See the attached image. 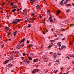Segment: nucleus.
I'll return each mask as SVG.
<instances>
[{
	"mask_svg": "<svg viewBox=\"0 0 74 74\" xmlns=\"http://www.w3.org/2000/svg\"><path fill=\"white\" fill-rule=\"evenodd\" d=\"M14 24H15V23L17 24V23H18V22H17V21L14 20Z\"/></svg>",
	"mask_w": 74,
	"mask_h": 74,
	"instance_id": "b1692460",
	"label": "nucleus"
},
{
	"mask_svg": "<svg viewBox=\"0 0 74 74\" xmlns=\"http://www.w3.org/2000/svg\"><path fill=\"white\" fill-rule=\"evenodd\" d=\"M57 55H61V53L59 52H58L57 53Z\"/></svg>",
	"mask_w": 74,
	"mask_h": 74,
	"instance_id": "c756f323",
	"label": "nucleus"
},
{
	"mask_svg": "<svg viewBox=\"0 0 74 74\" xmlns=\"http://www.w3.org/2000/svg\"><path fill=\"white\" fill-rule=\"evenodd\" d=\"M61 43V42H59L57 43V44L58 45H59V44H60V43Z\"/></svg>",
	"mask_w": 74,
	"mask_h": 74,
	"instance_id": "37998d69",
	"label": "nucleus"
},
{
	"mask_svg": "<svg viewBox=\"0 0 74 74\" xmlns=\"http://www.w3.org/2000/svg\"><path fill=\"white\" fill-rule=\"evenodd\" d=\"M39 17L40 18H42V17L41 15L39 16Z\"/></svg>",
	"mask_w": 74,
	"mask_h": 74,
	"instance_id": "58836bf2",
	"label": "nucleus"
},
{
	"mask_svg": "<svg viewBox=\"0 0 74 74\" xmlns=\"http://www.w3.org/2000/svg\"><path fill=\"white\" fill-rule=\"evenodd\" d=\"M51 42H54V40H51Z\"/></svg>",
	"mask_w": 74,
	"mask_h": 74,
	"instance_id": "13d9d810",
	"label": "nucleus"
},
{
	"mask_svg": "<svg viewBox=\"0 0 74 74\" xmlns=\"http://www.w3.org/2000/svg\"><path fill=\"white\" fill-rule=\"evenodd\" d=\"M28 59L29 60H32V58L31 57H29L28 58Z\"/></svg>",
	"mask_w": 74,
	"mask_h": 74,
	"instance_id": "473e14b6",
	"label": "nucleus"
},
{
	"mask_svg": "<svg viewBox=\"0 0 74 74\" xmlns=\"http://www.w3.org/2000/svg\"><path fill=\"white\" fill-rule=\"evenodd\" d=\"M43 34H45V32L44 31L43 32Z\"/></svg>",
	"mask_w": 74,
	"mask_h": 74,
	"instance_id": "603ef678",
	"label": "nucleus"
},
{
	"mask_svg": "<svg viewBox=\"0 0 74 74\" xmlns=\"http://www.w3.org/2000/svg\"><path fill=\"white\" fill-rule=\"evenodd\" d=\"M39 71V69H35L32 71V73L33 74H34V73H36V72H38Z\"/></svg>",
	"mask_w": 74,
	"mask_h": 74,
	"instance_id": "f257e3e1",
	"label": "nucleus"
},
{
	"mask_svg": "<svg viewBox=\"0 0 74 74\" xmlns=\"http://www.w3.org/2000/svg\"><path fill=\"white\" fill-rule=\"evenodd\" d=\"M58 56H57V55L56 54V53H54V55L53 56V57L54 58H57V57Z\"/></svg>",
	"mask_w": 74,
	"mask_h": 74,
	"instance_id": "39448f33",
	"label": "nucleus"
},
{
	"mask_svg": "<svg viewBox=\"0 0 74 74\" xmlns=\"http://www.w3.org/2000/svg\"><path fill=\"white\" fill-rule=\"evenodd\" d=\"M36 10H39L40 9V6L39 5H37L36 7Z\"/></svg>",
	"mask_w": 74,
	"mask_h": 74,
	"instance_id": "6e6552de",
	"label": "nucleus"
},
{
	"mask_svg": "<svg viewBox=\"0 0 74 74\" xmlns=\"http://www.w3.org/2000/svg\"><path fill=\"white\" fill-rule=\"evenodd\" d=\"M11 4L12 6H13L14 5V4L12 3H11Z\"/></svg>",
	"mask_w": 74,
	"mask_h": 74,
	"instance_id": "c03bdc74",
	"label": "nucleus"
},
{
	"mask_svg": "<svg viewBox=\"0 0 74 74\" xmlns=\"http://www.w3.org/2000/svg\"><path fill=\"white\" fill-rule=\"evenodd\" d=\"M69 12H70V10H68L67 11H66V13Z\"/></svg>",
	"mask_w": 74,
	"mask_h": 74,
	"instance_id": "79ce46f5",
	"label": "nucleus"
},
{
	"mask_svg": "<svg viewBox=\"0 0 74 74\" xmlns=\"http://www.w3.org/2000/svg\"><path fill=\"white\" fill-rule=\"evenodd\" d=\"M53 45H49L47 47L48 49H49V48H51V47H52Z\"/></svg>",
	"mask_w": 74,
	"mask_h": 74,
	"instance_id": "9b49d317",
	"label": "nucleus"
},
{
	"mask_svg": "<svg viewBox=\"0 0 74 74\" xmlns=\"http://www.w3.org/2000/svg\"><path fill=\"white\" fill-rule=\"evenodd\" d=\"M51 66V63H49L48 65V66L49 67H50Z\"/></svg>",
	"mask_w": 74,
	"mask_h": 74,
	"instance_id": "4c0bfd02",
	"label": "nucleus"
},
{
	"mask_svg": "<svg viewBox=\"0 0 74 74\" xmlns=\"http://www.w3.org/2000/svg\"><path fill=\"white\" fill-rule=\"evenodd\" d=\"M25 38H23L22 40H21V41H22V42H24L25 41Z\"/></svg>",
	"mask_w": 74,
	"mask_h": 74,
	"instance_id": "c9c22d12",
	"label": "nucleus"
},
{
	"mask_svg": "<svg viewBox=\"0 0 74 74\" xmlns=\"http://www.w3.org/2000/svg\"><path fill=\"white\" fill-rule=\"evenodd\" d=\"M56 62H57V63H59V60H57L56 61Z\"/></svg>",
	"mask_w": 74,
	"mask_h": 74,
	"instance_id": "3c124183",
	"label": "nucleus"
},
{
	"mask_svg": "<svg viewBox=\"0 0 74 74\" xmlns=\"http://www.w3.org/2000/svg\"><path fill=\"white\" fill-rule=\"evenodd\" d=\"M25 45V44L24 43H22L21 45V46L22 47H23V46H24V45Z\"/></svg>",
	"mask_w": 74,
	"mask_h": 74,
	"instance_id": "a19ab883",
	"label": "nucleus"
},
{
	"mask_svg": "<svg viewBox=\"0 0 74 74\" xmlns=\"http://www.w3.org/2000/svg\"><path fill=\"white\" fill-rule=\"evenodd\" d=\"M60 12V10H58L56 11V14L57 15H58Z\"/></svg>",
	"mask_w": 74,
	"mask_h": 74,
	"instance_id": "7ed1b4c3",
	"label": "nucleus"
},
{
	"mask_svg": "<svg viewBox=\"0 0 74 74\" xmlns=\"http://www.w3.org/2000/svg\"><path fill=\"white\" fill-rule=\"evenodd\" d=\"M14 23V22L13 21L12 22V24H13Z\"/></svg>",
	"mask_w": 74,
	"mask_h": 74,
	"instance_id": "338daca9",
	"label": "nucleus"
},
{
	"mask_svg": "<svg viewBox=\"0 0 74 74\" xmlns=\"http://www.w3.org/2000/svg\"><path fill=\"white\" fill-rule=\"evenodd\" d=\"M54 36L55 37H57L58 36L56 34L54 35Z\"/></svg>",
	"mask_w": 74,
	"mask_h": 74,
	"instance_id": "e2e57ef3",
	"label": "nucleus"
},
{
	"mask_svg": "<svg viewBox=\"0 0 74 74\" xmlns=\"http://www.w3.org/2000/svg\"><path fill=\"white\" fill-rule=\"evenodd\" d=\"M66 6V7H69L70 6H71V4H66L65 5Z\"/></svg>",
	"mask_w": 74,
	"mask_h": 74,
	"instance_id": "aec40b11",
	"label": "nucleus"
},
{
	"mask_svg": "<svg viewBox=\"0 0 74 74\" xmlns=\"http://www.w3.org/2000/svg\"><path fill=\"white\" fill-rule=\"evenodd\" d=\"M15 20H16V21H17V22H19L21 21H22V19H15Z\"/></svg>",
	"mask_w": 74,
	"mask_h": 74,
	"instance_id": "1a4fd4ad",
	"label": "nucleus"
},
{
	"mask_svg": "<svg viewBox=\"0 0 74 74\" xmlns=\"http://www.w3.org/2000/svg\"><path fill=\"white\" fill-rule=\"evenodd\" d=\"M71 1V0H67L65 2H64V4H67V3L68 1Z\"/></svg>",
	"mask_w": 74,
	"mask_h": 74,
	"instance_id": "f3484780",
	"label": "nucleus"
},
{
	"mask_svg": "<svg viewBox=\"0 0 74 74\" xmlns=\"http://www.w3.org/2000/svg\"><path fill=\"white\" fill-rule=\"evenodd\" d=\"M23 62H26V60H24Z\"/></svg>",
	"mask_w": 74,
	"mask_h": 74,
	"instance_id": "0e129e2a",
	"label": "nucleus"
},
{
	"mask_svg": "<svg viewBox=\"0 0 74 74\" xmlns=\"http://www.w3.org/2000/svg\"><path fill=\"white\" fill-rule=\"evenodd\" d=\"M57 73V71H56V70H54L53 71V73Z\"/></svg>",
	"mask_w": 74,
	"mask_h": 74,
	"instance_id": "7c9ffc66",
	"label": "nucleus"
},
{
	"mask_svg": "<svg viewBox=\"0 0 74 74\" xmlns=\"http://www.w3.org/2000/svg\"><path fill=\"white\" fill-rule=\"evenodd\" d=\"M47 11L48 13H49V14H50L51 13V12H50V11L49 10H47Z\"/></svg>",
	"mask_w": 74,
	"mask_h": 74,
	"instance_id": "cd10ccee",
	"label": "nucleus"
},
{
	"mask_svg": "<svg viewBox=\"0 0 74 74\" xmlns=\"http://www.w3.org/2000/svg\"><path fill=\"white\" fill-rule=\"evenodd\" d=\"M15 11H16V9H14L12 10V12H15Z\"/></svg>",
	"mask_w": 74,
	"mask_h": 74,
	"instance_id": "393cba45",
	"label": "nucleus"
},
{
	"mask_svg": "<svg viewBox=\"0 0 74 74\" xmlns=\"http://www.w3.org/2000/svg\"><path fill=\"white\" fill-rule=\"evenodd\" d=\"M27 44H29V41L28 40H27Z\"/></svg>",
	"mask_w": 74,
	"mask_h": 74,
	"instance_id": "6e6d98bb",
	"label": "nucleus"
},
{
	"mask_svg": "<svg viewBox=\"0 0 74 74\" xmlns=\"http://www.w3.org/2000/svg\"><path fill=\"white\" fill-rule=\"evenodd\" d=\"M11 32H9L8 33V36H10V34H11Z\"/></svg>",
	"mask_w": 74,
	"mask_h": 74,
	"instance_id": "72a5a7b5",
	"label": "nucleus"
},
{
	"mask_svg": "<svg viewBox=\"0 0 74 74\" xmlns=\"http://www.w3.org/2000/svg\"><path fill=\"white\" fill-rule=\"evenodd\" d=\"M20 10V9H17V11L18 12V11H19Z\"/></svg>",
	"mask_w": 74,
	"mask_h": 74,
	"instance_id": "09e8293b",
	"label": "nucleus"
},
{
	"mask_svg": "<svg viewBox=\"0 0 74 74\" xmlns=\"http://www.w3.org/2000/svg\"><path fill=\"white\" fill-rule=\"evenodd\" d=\"M63 1H64V0H62L61 2L60 3V5H63Z\"/></svg>",
	"mask_w": 74,
	"mask_h": 74,
	"instance_id": "9d476101",
	"label": "nucleus"
},
{
	"mask_svg": "<svg viewBox=\"0 0 74 74\" xmlns=\"http://www.w3.org/2000/svg\"><path fill=\"white\" fill-rule=\"evenodd\" d=\"M63 34H61L60 37H63Z\"/></svg>",
	"mask_w": 74,
	"mask_h": 74,
	"instance_id": "864d4df0",
	"label": "nucleus"
},
{
	"mask_svg": "<svg viewBox=\"0 0 74 74\" xmlns=\"http://www.w3.org/2000/svg\"><path fill=\"white\" fill-rule=\"evenodd\" d=\"M21 58L22 59V60H23V59H24V58H23V57H22Z\"/></svg>",
	"mask_w": 74,
	"mask_h": 74,
	"instance_id": "bf43d9fd",
	"label": "nucleus"
},
{
	"mask_svg": "<svg viewBox=\"0 0 74 74\" xmlns=\"http://www.w3.org/2000/svg\"><path fill=\"white\" fill-rule=\"evenodd\" d=\"M28 27H29V28H30V27H31V25L30 24H29L28 25Z\"/></svg>",
	"mask_w": 74,
	"mask_h": 74,
	"instance_id": "bb28decb",
	"label": "nucleus"
},
{
	"mask_svg": "<svg viewBox=\"0 0 74 74\" xmlns=\"http://www.w3.org/2000/svg\"><path fill=\"white\" fill-rule=\"evenodd\" d=\"M72 6H74V3H72Z\"/></svg>",
	"mask_w": 74,
	"mask_h": 74,
	"instance_id": "774afa93",
	"label": "nucleus"
},
{
	"mask_svg": "<svg viewBox=\"0 0 74 74\" xmlns=\"http://www.w3.org/2000/svg\"><path fill=\"white\" fill-rule=\"evenodd\" d=\"M23 55L24 56H26V53H23Z\"/></svg>",
	"mask_w": 74,
	"mask_h": 74,
	"instance_id": "e433bc0d",
	"label": "nucleus"
},
{
	"mask_svg": "<svg viewBox=\"0 0 74 74\" xmlns=\"http://www.w3.org/2000/svg\"><path fill=\"white\" fill-rule=\"evenodd\" d=\"M17 48H18V49L21 48V45H17Z\"/></svg>",
	"mask_w": 74,
	"mask_h": 74,
	"instance_id": "6ab92c4d",
	"label": "nucleus"
},
{
	"mask_svg": "<svg viewBox=\"0 0 74 74\" xmlns=\"http://www.w3.org/2000/svg\"><path fill=\"white\" fill-rule=\"evenodd\" d=\"M8 63V60H6L5 62H4L3 64H7V63Z\"/></svg>",
	"mask_w": 74,
	"mask_h": 74,
	"instance_id": "423d86ee",
	"label": "nucleus"
},
{
	"mask_svg": "<svg viewBox=\"0 0 74 74\" xmlns=\"http://www.w3.org/2000/svg\"><path fill=\"white\" fill-rule=\"evenodd\" d=\"M66 58L68 59H69V56H66Z\"/></svg>",
	"mask_w": 74,
	"mask_h": 74,
	"instance_id": "8fccbe9b",
	"label": "nucleus"
},
{
	"mask_svg": "<svg viewBox=\"0 0 74 74\" xmlns=\"http://www.w3.org/2000/svg\"><path fill=\"white\" fill-rule=\"evenodd\" d=\"M64 69V68L63 67H61L60 68V70H62V69Z\"/></svg>",
	"mask_w": 74,
	"mask_h": 74,
	"instance_id": "ea45409f",
	"label": "nucleus"
},
{
	"mask_svg": "<svg viewBox=\"0 0 74 74\" xmlns=\"http://www.w3.org/2000/svg\"><path fill=\"white\" fill-rule=\"evenodd\" d=\"M30 3H35L36 2V0H30Z\"/></svg>",
	"mask_w": 74,
	"mask_h": 74,
	"instance_id": "0eeeda50",
	"label": "nucleus"
},
{
	"mask_svg": "<svg viewBox=\"0 0 74 74\" xmlns=\"http://www.w3.org/2000/svg\"><path fill=\"white\" fill-rule=\"evenodd\" d=\"M53 54V52H50L49 53V55H52Z\"/></svg>",
	"mask_w": 74,
	"mask_h": 74,
	"instance_id": "4be33fe9",
	"label": "nucleus"
},
{
	"mask_svg": "<svg viewBox=\"0 0 74 74\" xmlns=\"http://www.w3.org/2000/svg\"><path fill=\"white\" fill-rule=\"evenodd\" d=\"M32 46H33V45H30L29 46V47L30 48V47H31Z\"/></svg>",
	"mask_w": 74,
	"mask_h": 74,
	"instance_id": "a18cd8bd",
	"label": "nucleus"
},
{
	"mask_svg": "<svg viewBox=\"0 0 74 74\" xmlns=\"http://www.w3.org/2000/svg\"><path fill=\"white\" fill-rule=\"evenodd\" d=\"M42 58L43 60H47V59L46 58V57H45V56H43Z\"/></svg>",
	"mask_w": 74,
	"mask_h": 74,
	"instance_id": "20e7f679",
	"label": "nucleus"
},
{
	"mask_svg": "<svg viewBox=\"0 0 74 74\" xmlns=\"http://www.w3.org/2000/svg\"><path fill=\"white\" fill-rule=\"evenodd\" d=\"M69 56L70 57H71V58H74V55L72 54H71L69 55Z\"/></svg>",
	"mask_w": 74,
	"mask_h": 74,
	"instance_id": "ddd939ff",
	"label": "nucleus"
},
{
	"mask_svg": "<svg viewBox=\"0 0 74 74\" xmlns=\"http://www.w3.org/2000/svg\"><path fill=\"white\" fill-rule=\"evenodd\" d=\"M4 47V45L3 44H2V45H1V48H3Z\"/></svg>",
	"mask_w": 74,
	"mask_h": 74,
	"instance_id": "2f4dec72",
	"label": "nucleus"
},
{
	"mask_svg": "<svg viewBox=\"0 0 74 74\" xmlns=\"http://www.w3.org/2000/svg\"><path fill=\"white\" fill-rule=\"evenodd\" d=\"M9 16H10V15H7L6 16V17H9Z\"/></svg>",
	"mask_w": 74,
	"mask_h": 74,
	"instance_id": "4d7b16f0",
	"label": "nucleus"
},
{
	"mask_svg": "<svg viewBox=\"0 0 74 74\" xmlns=\"http://www.w3.org/2000/svg\"><path fill=\"white\" fill-rule=\"evenodd\" d=\"M66 40V38H63L62 39V40Z\"/></svg>",
	"mask_w": 74,
	"mask_h": 74,
	"instance_id": "de8ad7c7",
	"label": "nucleus"
},
{
	"mask_svg": "<svg viewBox=\"0 0 74 74\" xmlns=\"http://www.w3.org/2000/svg\"><path fill=\"white\" fill-rule=\"evenodd\" d=\"M5 29V30H9L10 29V28L8 27H5L4 28Z\"/></svg>",
	"mask_w": 74,
	"mask_h": 74,
	"instance_id": "2eb2a0df",
	"label": "nucleus"
},
{
	"mask_svg": "<svg viewBox=\"0 0 74 74\" xmlns=\"http://www.w3.org/2000/svg\"><path fill=\"white\" fill-rule=\"evenodd\" d=\"M14 7H13L14 9H15V8H17V5H14Z\"/></svg>",
	"mask_w": 74,
	"mask_h": 74,
	"instance_id": "5701e85b",
	"label": "nucleus"
},
{
	"mask_svg": "<svg viewBox=\"0 0 74 74\" xmlns=\"http://www.w3.org/2000/svg\"><path fill=\"white\" fill-rule=\"evenodd\" d=\"M53 22V19H51L50 20V22Z\"/></svg>",
	"mask_w": 74,
	"mask_h": 74,
	"instance_id": "5fc2aeb1",
	"label": "nucleus"
},
{
	"mask_svg": "<svg viewBox=\"0 0 74 74\" xmlns=\"http://www.w3.org/2000/svg\"><path fill=\"white\" fill-rule=\"evenodd\" d=\"M17 32V31H15L14 32V34H13L14 36H16V33Z\"/></svg>",
	"mask_w": 74,
	"mask_h": 74,
	"instance_id": "a211bd4d",
	"label": "nucleus"
},
{
	"mask_svg": "<svg viewBox=\"0 0 74 74\" xmlns=\"http://www.w3.org/2000/svg\"><path fill=\"white\" fill-rule=\"evenodd\" d=\"M38 61V59H35L33 60L34 62H37Z\"/></svg>",
	"mask_w": 74,
	"mask_h": 74,
	"instance_id": "4468645a",
	"label": "nucleus"
},
{
	"mask_svg": "<svg viewBox=\"0 0 74 74\" xmlns=\"http://www.w3.org/2000/svg\"><path fill=\"white\" fill-rule=\"evenodd\" d=\"M28 20L29 21H31V20H32V18L30 17H29L27 18Z\"/></svg>",
	"mask_w": 74,
	"mask_h": 74,
	"instance_id": "412c9836",
	"label": "nucleus"
},
{
	"mask_svg": "<svg viewBox=\"0 0 74 74\" xmlns=\"http://www.w3.org/2000/svg\"><path fill=\"white\" fill-rule=\"evenodd\" d=\"M23 13H24V15H26L27 13V9H24L23 10Z\"/></svg>",
	"mask_w": 74,
	"mask_h": 74,
	"instance_id": "f03ea898",
	"label": "nucleus"
},
{
	"mask_svg": "<svg viewBox=\"0 0 74 74\" xmlns=\"http://www.w3.org/2000/svg\"><path fill=\"white\" fill-rule=\"evenodd\" d=\"M69 44H70V45H73V43H72L71 42H70L69 43Z\"/></svg>",
	"mask_w": 74,
	"mask_h": 74,
	"instance_id": "49530a36",
	"label": "nucleus"
},
{
	"mask_svg": "<svg viewBox=\"0 0 74 74\" xmlns=\"http://www.w3.org/2000/svg\"><path fill=\"white\" fill-rule=\"evenodd\" d=\"M35 15V13H32L31 14V16H34V15Z\"/></svg>",
	"mask_w": 74,
	"mask_h": 74,
	"instance_id": "c85d7f7f",
	"label": "nucleus"
},
{
	"mask_svg": "<svg viewBox=\"0 0 74 74\" xmlns=\"http://www.w3.org/2000/svg\"><path fill=\"white\" fill-rule=\"evenodd\" d=\"M3 4L2 5H4V4H5V3H2Z\"/></svg>",
	"mask_w": 74,
	"mask_h": 74,
	"instance_id": "052dcab7",
	"label": "nucleus"
},
{
	"mask_svg": "<svg viewBox=\"0 0 74 74\" xmlns=\"http://www.w3.org/2000/svg\"><path fill=\"white\" fill-rule=\"evenodd\" d=\"M8 40L9 41H11V39H8Z\"/></svg>",
	"mask_w": 74,
	"mask_h": 74,
	"instance_id": "69168bd1",
	"label": "nucleus"
},
{
	"mask_svg": "<svg viewBox=\"0 0 74 74\" xmlns=\"http://www.w3.org/2000/svg\"><path fill=\"white\" fill-rule=\"evenodd\" d=\"M43 47V45H41V47H39V48H40V49H42V48Z\"/></svg>",
	"mask_w": 74,
	"mask_h": 74,
	"instance_id": "a878e982",
	"label": "nucleus"
},
{
	"mask_svg": "<svg viewBox=\"0 0 74 74\" xmlns=\"http://www.w3.org/2000/svg\"><path fill=\"white\" fill-rule=\"evenodd\" d=\"M52 18V16H50L49 17V20H51Z\"/></svg>",
	"mask_w": 74,
	"mask_h": 74,
	"instance_id": "f704fd0d",
	"label": "nucleus"
},
{
	"mask_svg": "<svg viewBox=\"0 0 74 74\" xmlns=\"http://www.w3.org/2000/svg\"><path fill=\"white\" fill-rule=\"evenodd\" d=\"M29 21L28 20V19H27V20L26 21V22H29Z\"/></svg>",
	"mask_w": 74,
	"mask_h": 74,
	"instance_id": "680f3d73",
	"label": "nucleus"
},
{
	"mask_svg": "<svg viewBox=\"0 0 74 74\" xmlns=\"http://www.w3.org/2000/svg\"><path fill=\"white\" fill-rule=\"evenodd\" d=\"M66 46L65 45H62L61 48V49H63V48H65Z\"/></svg>",
	"mask_w": 74,
	"mask_h": 74,
	"instance_id": "dca6fc26",
	"label": "nucleus"
},
{
	"mask_svg": "<svg viewBox=\"0 0 74 74\" xmlns=\"http://www.w3.org/2000/svg\"><path fill=\"white\" fill-rule=\"evenodd\" d=\"M12 66V64H9L8 65V67H11Z\"/></svg>",
	"mask_w": 74,
	"mask_h": 74,
	"instance_id": "f8f14e48",
	"label": "nucleus"
}]
</instances>
